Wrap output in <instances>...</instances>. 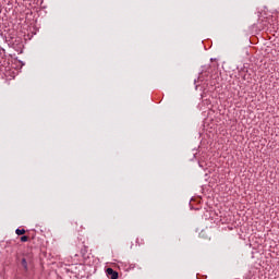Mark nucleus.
Here are the masks:
<instances>
[{"label": "nucleus", "mask_w": 279, "mask_h": 279, "mask_svg": "<svg viewBox=\"0 0 279 279\" xmlns=\"http://www.w3.org/2000/svg\"><path fill=\"white\" fill-rule=\"evenodd\" d=\"M108 276H111V279H118L119 278V272L114 271L112 268L107 269Z\"/></svg>", "instance_id": "1"}, {"label": "nucleus", "mask_w": 279, "mask_h": 279, "mask_svg": "<svg viewBox=\"0 0 279 279\" xmlns=\"http://www.w3.org/2000/svg\"><path fill=\"white\" fill-rule=\"evenodd\" d=\"M15 233L17 234V236H21V235L25 234V229H16Z\"/></svg>", "instance_id": "2"}, {"label": "nucleus", "mask_w": 279, "mask_h": 279, "mask_svg": "<svg viewBox=\"0 0 279 279\" xmlns=\"http://www.w3.org/2000/svg\"><path fill=\"white\" fill-rule=\"evenodd\" d=\"M21 241H22V243H27V241H29V236L23 235V236L21 238Z\"/></svg>", "instance_id": "3"}, {"label": "nucleus", "mask_w": 279, "mask_h": 279, "mask_svg": "<svg viewBox=\"0 0 279 279\" xmlns=\"http://www.w3.org/2000/svg\"><path fill=\"white\" fill-rule=\"evenodd\" d=\"M22 267H24V269H27V259H22Z\"/></svg>", "instance_id": "4"}]
</instances>
